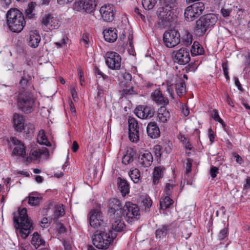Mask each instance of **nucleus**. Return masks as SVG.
I'll return each instance as SVG.
<instances>
[{
	"instance_id": "obj_19",
	"label": "nucleus",
	"mask_w": 250,
	"mask_h": 250,
	"mask_svg": "<svg viewBox=\"0 0 250 250\" xmlns=\"http://www.w3.org/2000/svg\"><path fill=\"white\" fill-rule=\"evenodd\" d=\"M139 161L140 164L144 167L150 166L153 162V157L151 153L146 150L141 152L139 157Z\"/></svg>"
},
{
	"instance_id": "obj_47",
	"label": "nucleus",
	"mask_w": 250,
	"mask_h": 250,
	"mask_svg": "<svg viewBox=\"0 0 250 250\" xmlns=\"http://www.w3.org/2000/svg\"><path fill=\"white\" fill-rule=\"evenodd\" d=\"M211 117L216 121H217L223 125L224 122L223 120L219 117L218 111L216 109H213L211 113Z\"/></svg>"
},
{
	"instance_id": "obj_53",
	"label": "nucleus",
	"mask_w": 250,
	"mask_h": 250,
	"mask_svg": "<svg viewBox=\"0 0 250 250\" xmlns=\"http://www.w3.org/2000/svg\"><path fill=\"white\" fill-rule=\"evenodd\" d=\"M192 160L188 158L187 160V162L186 163V170L187 173H188L191 171V168L192 167Z\"/></svg>"
},
{
	"instance_id": "obj_62",
	"label": "nucleus",
	"mask_w": 250,
	"mask_h": 250,
	"mask_svg": "<svg viewBox=\"0 0 250 250\" xmlns=\"http://www.w3.org/2000/svg\"><path fill=\"white\" fill-rule=\"evenodd\" d=\"M208 136L211 143H212L214 142V136L213 135V131L211 129H208Z\"/></svg>"
},
{
	"instance_id": "obj_49",
	"label": "nucleus",
	"mask_w": 250,
	"mask_h": 250,
	"mask_svg": "<svg viewBox=\"0 0 250 250\" xmlns=\"http://www.w3.org/2000/svg\"><path fill=\"white\" fill-rule=\"evenodd\" d=\"M228 229L227 228H224L221 229L219 233L218 237L220 240L224 239L228 235Z\"/></svg>"
},
{
	"instance_id": "obj_48",
	"label": "nucleus",
	"mask_w": 250,
	"mask_h": 250,
	"mask_svg": "<svg viewBox=\"0 0 250 250\" xmlns=\"http://www.w3.org/2000/svg\"><path fill=\"white\" fill-rule=\"evenodd\" d=\"M162 146L160 145H156L153 148L155 155L157 159H160L162 155Z\"/></svg>"
},
{
	"instance_id": "obj_58",
	"label": "nucleus",
	"mask_w": 250,
	"mask_h": 250,
	"mask_svg": "<svg viewBox=\"0 0 250 250\" xmlns=\"http://www.w3.org/2000/svg\"><path fill=\"white\" fill-rule=\"evenodd\" d=\"M133 90L132 87L129 88H125L123 90V94L124 95H129L133 94Z\"/></svg>"
},
{
	"instance_id": "obj_29",
	"label": "nucleus",
	"mask_w": 250,
	"mask_h": 250,
	"mask_svg": "<svg viewBox=\"0 0 250 250\" xmlns=\"http://www.w3.org/2000/svg\"><path fill=\"white\" fill-rule=\"evenodd\" d=\"M200 18L208 28L215 25L217 21V17L213 14H206Z\"/></svg>"
},
{
	"instance_id": "obj_42",
	"label": "nucleus",
	"mask_w": 250,
	"mask_h": 250,
	"mask_svg": "<svg viewBox=\"0 0 250 250\" xmlns=\"http://www.w3.org/2000/svg\"><path fill=\"white\" fill-rule=\"evenodd\" d=\"M28 203L31 206H37L39 205L42 200L41 197L34 196L30 195L28 197Z\"/></svg>"
},
{
	"instance_id": "obj_33",
	"label": "nucleus",
	"mask_w": 250,
	"mask_h": 250,
	"mask_svg": "<svg viewBox=\"0 0 250 250\" xmlns=\"http://www.w3.org/2000/svg\"><path fill=\"white\" fill-rule=\"evenodd\" d=\"M175 88L179 96L184 95L186 92V85L183 80L180 79L175 84Z\"/></svg>"
},
{
	"instance_id": "obj_64",
	"label": "nucleus",
	"mask_w": 250,
	"mask_h": 250,
	"mask_svg": "<svg viewBox=\"0 0 250 250\" xmlns=\"http://www.w3.org/2000/svg\"><path fill=\"white\" fill-rule=\"evenodd\" d=\"M79 148V145L76 141H74L72 145V149L74 152H76Z\"/></svg>"
},
{
	"instance_id": "obj_28",
	"label": "nucleus",
	"mask_w": 250,
	"mask_h": 250,
	"mask_svg": "<svg viewBox=\"0 0 250 250\" xmlns=\"http://www.w3.org/2000/svg\"><path fill=\"white\" fill-rule=\"evenodd\" d=\"M166 169L162 166L156 167L154 168L153 172V183L154 185H157L159 182V180L162 178Z\"/></svg>"
},
{
	"instance_id": "obj_15",
	"label": "nucleus",
	"mask_w": 250,
	"mask_h": 250,
	"mask_svg": "<svg viewBox=\"0 0 250 250\" xmlns=\"http://www.w3.org/2000/svg\"><path fill=\"white\" fill-rule=\"evenodd\" d=\"M100 12L104 21L111 22L113 21L115 14L111 5L105 4L102 6L100 9Z\"/></svg>"
},
{
	"instance_id": "obj_17",
	"label": "nucleus",
	"mask_w": 250,
	"mask_h": 250,
	"mask_svg": "<svg viewBox=\"0 0 250 250\" xmlns=\"http://www.w3.org/2000/svg\"><path fill=\"white\" fill-rule=\"evenodd\" d=\"M12 142L16 146L13 153L17 156L24 157L25 155V146L23 143L16 138L11 139Z\"/></svg>"
},
{
	"instance_id": "obj_39",
	"label": "nucleus",
	"mask_w": 250,
	"mask_h": 250,
	"mask_svg": "<svg viewBox=\"0 0 250 250\" xmlns=\"http://www.w3.org/2000/svg\"><path fill=\"white\" fill-rule=\"evenodd\" d=\"M38 142L42 145H45L47 146H50V143L48 141L43 130L41 129L39 131L37 137Z\"/></svg>"
},
{
	"instance_id": "obj_1",
	"label": "nucleus",
	"mask_w": 250,
	"mask_h": 250,
	"mask_svg": "<svg viewBox=\"0 0 250 250\" xmlns=\"http://www.w3.org/2000/svg\"><path fill=\"white\" fill-rule=\"evenodd\" d=\"M13 220L17 233L21 235L22 238H26L33 229L32 221L28 217L26 209L23 208L19 210L18 212L14 213Z\"/></svg>"
},
{
	"instance_id": "obj_44",
	"label": "nucleus",
	"mask_w": 250,
	"mask_h": 250,
	"mask_svg": "<svg viewBox=\"0 0 250 250\" xmlns=\"http://www.w3.org/2000/svg\"><path fill=\"white\" fill-rule=\"evenodd\" d=\"M36 5V2L33 1L28 4V8L26 10V15L29 18H33V14H32V12L34 10Z\"/></svg>"
},
{
	"instance_id": "obj_50",
	"label": "nucleus",
	"mask_w": 250,
	"mask_h": 250,
	"mask_svg": "<svg viewBox=\"0 0 250 250\" xmlns=\"http://www.w3.org/2000/svg\"><path fill=\"white\" fill-rule=\"evenodd\" d=\"M219 169L214 166H211L210 169L209 173L210 176L212 178H214L216 177L217 174L218 173Z\"/></svg>"
},
{
	"instance_id": "obj_52",
	"label": "nucleus",
	"mask_w": 250,
	"mask_h": 250,
	"mask_svg": "<svg viewBox=\"0 0 250 250\" xmlns=\"http://www.w3.org/2000/svg\"><path fill=\"white\" fill-rule=\"evenodd\" d=\"M174 187L173 185L167 183L166 185V187L164 190V192L166 195H170L171 193V190L173 189Z\"/></svg>"
},
{
	"instance_id": "obj_57",
	"label": "nucleus",
	"mask_w": 250,
	"mask_h": 250,
	"mask_svg": "<svg viewBox=\"0 0 250 250\" xmlns=\"http://www.w3.org/2000/svg\"><path fill=\"white\" fill-rule=\"evenodd\" d=\"M231 10L229 9H225L222 8L221 9V13L224 17H227L229 16Z\"/></svg>"
},
{
	"instance_id": "obj_35",
	"label": "nucleus",
	"mask_w": 250,
	"mask_h": 250,
	"mask_svg": "<svg viewBox=\"0 0 250 250\" xmlns=\"http://www.w3.org/2000/svg\"><path fill=\"white\" fill-rule=\"evenodd\" d=\"M169 226L168 225H163L155 231L156 237L157 238H163L165 237L169 229Z\"/></svg>"
},
{
	"instance_id": "obj_27",
	"label": "nucleus",
	"mask_w": 250,
	"mask_h": 250,
	"mask_svg": "<svg viewBox=\"0 0 250 250\" xmlns=\"http://www.w3.org/2000/svg\"><path fill=\"white\" fill-rule=\"evenodd\" d=\"M117 184L118 188L123 196H125L129 193V186L125 180L119 177L117 180Z\"/></svg>"
},
{
	"instance_id": "obj_7",
	"label": "nucleus",
	"mask_w": 250,
	"mask_h": 250,
	"mask_svg": "<svg viewBox=\"0 0 250 250\" xmlns=\"http://www.w3.org/2000/svg\"><path fill=\"white\" fill-rule=\"evenodd\" d=\"M105 63L112 70H119L121 67V57L120 55L112 51H108L104 55Z\"/></svg>"
},
{
	"instance_id": "obj_38",
	"label": "nucleus",
	"mask_w": 250,
	"mask_h": 250,
	"mask_svg": "<svg viewBox=\"0 0 250 250\" xmlns=\"http://www.w3.org/2000/svg\"><path fill=\"white\" fill-rule=\"evenodd\" d=\"M129 175L134 183H138L140 180V172L137 168H134L130 170Z\"/></svg>"
},
{
	"instance_id": "obj_21",
	"label": "nucleus",
	"mask_w": 250,
	"mask_h": 250,
	"mask_svg": "<svg viewBox=\"0 0 250 250\" xmlns=\"http://www.w3.org/2000/svg\"><path fill=\"white\" fill-rule=\"evenodd\" d=\"M111 223V228L115 231L120 232L123 230L125 225L124 222L122 220V215H118V217H109Z\"/></svg>"
},
{
	"instance_id": "obj_24",
	"label": "nucleus",
	"mask_w": 250,
	"mask_h": 250,
	"mask_svg": "<svg viewBox=\"0 0 250 250\" xmlns=\"http://www.w3.org/2000/svg\"><path fill=\"white\" fill-rule=\"evenodd\" d=\"M208 29L207 25L204 23L203 20L200 18L196 22L194 32L197 36L201 37L206 33Z\"/></svg>"
},
{
	"instance_id": "obj_60",
	"label": "nucleus",
	"mask_w": 250,
	"mask_h": 250,
	"mask_svg": "<svg viewBox=\"0 0 250 250\" xmlns=\"http://www.w3.org/2000/svg\"><path fill=\"white\" fill-rule=\"evenodd\" d=\"M81 42L83 43L85 47H88L89 40L86 35L83 36V39L81 40Z\"/></svg>"
},
{
	"instance_id": "obj_22",
	"label": "nucleus",
	"mask_w": 250,
	"mask_h": 250,
	"mask_svg": "<svg viewBox=\"0 0 250 250\" xmlns=\"http://www.w3.org/2000/svg\"><path fill=\"white\" fill-rule=\"evenodd\" d=\"M146 131L148 136L152 139L157 138L160 135L159 128L155 122H150L147 125Z\"/></svg>"
},
{
	"instance_id": "obj_9",
	"label": "nucleus",
	"mask_w": 250,
	"mask_h": 250,
	"mask_svg": "<svg viewBox=\"0 0 250 250\" xmlns=\"http://www.w3.org/2000/svg\"><path fill=\"white\" fill-rule=\"evenodd\" d=\"M128 123V137L130 141L137 143L140 138V126L137 121L134 118L129 117Z\"/></svg>"
},
{
	"instance_id": "obj_46",
	"label": "nucleus",
	"mask_w": 250,
	"mask_h": 250,
	"mask_svg": "<svg viewBox=\"0 0 250 250\" xmlns=\"http://www.w3.org/2000/svg\"><path fill=\"white\" fill-rule=\"evenodd\" d=\"M133 161V157L130 153H126L124 155L122 158V163L125 165H128Z\"/></svg>"
},
{
	"instance_id": "obj_20",
	"label": "nucleus",
	"mask_w": 250,
	"mask_h": 250,
	"mask_svg": "<svg viewBox=\"0 0 250 250\" xmlns=\"http://www.w3.org/2000/svg\"><path fill=\"white\" fill-rule=\"evenodd\" d=\"M151 97L157 104L164 105L168 104L167 98L164 96L160 89H156L151 93Z\"/></svg>"
},
{
	"instance_id": "obj_32",
	"label": "nucleus",
	"mask_w": 250,
	"mask_h": 250,
	"mask_svg": "<svg viewBox=\"0 0 250 250\" xmlns=\"http://www.w3.org/2000/svg\"><path fill=\"white\" fill-rule=\"evenodd\" d=\"M190 52L192 56H195L203 54L204 50L198 42H194L191 46Z\"/></svg>"
},
{
	"instance_id": "obj_13",
	"label": "nucleus",
	"mask_w": 250,
	"mask_h": 250,
	"mask_svg": "<svg viewBox=\"0 0 250 250\" xmlns=\"http://www.w3.org/2000/svg\"><path fill=\"white\" fill-rule=\"evenodd\" d=\"M42 24L50 30L57 29L60 25L59 20L52 14H46L42 18Z\"/></svg>"
},
{
	"instance_id": "obj_26",
	"label": "nucleus",
	"mask_w": 250,
	"mask_h": 250,
	"mask_svg": "<svg viewBox=\"0 0 250 250\" xmlns=\"http://www.w3.org/2000/svg\"><path fill=\"white\" fill-rule=\"evenodd\" d=\"M117 30L115 28H109L103 31L104 40L109 42H114L117 39Z\"/></svg>"
},
{
	"instance_id": "obj_6",
	"label": "nucleus",
	"mask_w": 250,
	"mask_h": 250,
	"mask_svg": "<svg viewBox=\"0 0 250 250\" xmlns=\"http://www.w3.org/2000/svg\"><path fill=\"white\" fill-rule=\"evenodd\" d=\"M163 41L167 47H174L180 42V33L176 30L167 31L163 35Z\"/></svg>"
},
{
	"instance_id": "obj_59",
	"label": "nucleus",
	"mask_w": 250,
	"mask_h": 250,
	"mask_svg": "<svg viewBox=\"0 0 250 250\" xmlns=\"http://www.w3.org/2000/svg\"><path fill=\"white\" fill-rule=\"evenodd\" d=\"M71 96L72 97L74 101H77L78 99V97L77 96V93L74 88H71Z\"/></svg>"
},
{
	"instance_id": "obj_36",
	"label": "nucleus",
	"mask_w": 250,
	"mask_h": 250,
	"mask_svg": "<svg viewBox=\"0 0 250 250\" xmlns=\"http://www.w3.org/2000/svg\"><path fill=\"white\" fill-rule=\"evenodd\" d=\"M32 77L25 71H23L21 75L19 84L22 88H25L27 83L31 80Z\"/></svg>"
},
{
	"instance_id": "obj_56",
	"label": "nucleus",
	"mask_w": 250,
	"mask_h": 250,
	"mask_svg": "<svg viewBox=\"0 0 250 250\" xmlns=\"http://www.w3.org/2000/svg\"><path fill=\"white\" fill-rule=\"evenodd\" d=\"M124 79L126 82H130L132 79V76L129 73L125 72L122 74Z\"/></svg>"
},
{
	"instance_id": "obj_8",
	"label": "nucleus",
	"mask_w": 250,
	"mask_h": 250,
	"mask_svg": "<svg viewBox=\"0 0 250 250\" xmlns=\"http://www.w3.org/2000/svg\"><path fill=\"white\" fill-rule=\"evenodd\" d=\"M89 220L90 226L94 229H99L107 228L104 225L102 213L99 209L92 210L89 213Z\"/></svg>"
},
{
	"instance_id": "obj_37",
	"label": "nucleus",
	"mask_w": 250,
	"mask_h": 250,
	"mask_svg": "<svg viewBox=\"0 0 250 250\" xmlns=\"http://www.w3.org/2000/svg\"><path fill=\"white\" fill-rule=\"evenodd\" d=\"M169 195H166L164 198L160 200V208L161 209H166L169 208L173 203V201L169 197Z\"/></svg>"
},
{
	"instance_id": "obj_30",
	"label": "nucleus",
	"mask_w": 250,
	"mask_h": 250,
	"mask_svg": "<svg viewBox=\"0 0 250 250\" xmlns=\"http://www.w3.org/2000/svg\"><path fill=\"white\" fill-rule=\"evenodd\" d=\"M47 154V150L45 147H42L41 148H36L31 150L30 153V157L31 159L37 160L42 155H46Z\"/></svg>"
},
{
	"instance_id": "obj_61",
	"label": "nucleus",
	"mask_w": 250,
	"mask_h": 250,
	"mask_svg": "<svg viewBox=\"0 0 250 250\" xmlns=\"http://www.w3.org/2000/svg\"><path fill=\"white\" fill-rule=\"evenodd\" d=\"M78 74L79 76V79L80 81V84L81 85H83V83L84 82V77L83 74L82 70L80 69H78Z\"/></svg>"
},
{
	"instance_id": "obj_11",
	"label": "nucleus",
	"mask_w": 250,
	"mask_h": 250,
	"mask_svg": "<svg viewBox=\"0 0 250 250\" xmlns=\"http://www.w3.org/2000/svg\"><path fill=\"white\" fill-rule=\"evenodd\" d=\"M122 214L128 219L137 218L140 215L139 208L136 204L126 202L123 208Z\"/></svg>"
},
{
	"instance_id": "obj_12",
	"label": "nucleus",
	"mask_w": 250,
	"mask_h": 250,
	"mask_svg": "<svg viewBox=\"0 0 250 250\" xmlns=\"http://www.w3.org/2000/svg\"><path fill=\"white\" fill-rule=\"evenodd\" d=\"M154 113V108L148 106L140 105L135 110V113L136 116L142 119L151 118L153 116Z\"/></svg>"
},
{
	"instance_id": "obj_16",
	"label": "nucleus",
	"mask_w": 250,
	"mask_h": 250,
	"mask_svg": "<svg viewBox=\"0 0 250 250\" xmlns=\"http://www.w3.org/2000/svg\"><path fill=\"white\" fill-rule=\"evenodd\" d=\"M165 6H162L158 8L157 11L158 17L162 20L169 21L170 20L171 9L173 5L172 4H165Z\"/></svg>"
},
{
	"instance_id": "obj_54",
	"label": "nucleus",
	"mask_w": 250,
	"mask_h": 250,
	"mask_svg": "<svg viewBox=\"0 0 250 250\" xmlns=\"http://www.w3.org/2000/svg\"><path fill=\"white\" fill-rule=\"evenodd\" d=\"M152 201L150 198H146L143 200V204L145 207V208H149L152 205Z\"/></svg>"
},
{
	"instance_id": "obj_45",
	"label": "nucleus",
	"mask_w": 250,
	"mask_h": 250,
	"mask_svg": "<svg viewBox=\"0 0 250 250\" xmlns=\"http://www.w3.org/2000/svg\"><path fill=\"white\" fill-rule=\"evenodd\" d=\"M184 44L186 46H188L191 44L192 42V36L188 32H187L186 35L182 38Z\"/></svg>"
},
{
	"instance_id": "obj_25",
	"label": "nucleus",
	"mask_w": 250,
	"mask_h": 250,
	"mask_svg": "<svg viewBox=\"0 0 250 250\" xmlns=\"http://www.w3.org/2000/svg\"><path fill=\"white\" fill-rule=\"evenodd\" d=\"M170 113L166 107L161 106L157 111V118L158 121L163 123L167 122L170 118Z\"/></svg>"
},
{
	"instance_id": "obj_14",
	"label": "nucleus",
	"mask_w": 250,
	"mask_h": 250,
	"mask_svg": "<svg viewBox=\"0 0 250 250\" xmlns=\"http://www.w3.org/2000/svg\"><path fill=\"white\" fill-rule=\"evenodd\" d=\"M123 209L120 202L117 199L113 198L109 201L108 214L109 217H117L122 215Z\"/></svg>"
},
{
	"instance_id": "obj_4",
	"label": "nucleus",
	"mask_w": 250,
	"mask_h": 250,
	"mask_svg": "<svg viewBox=\"0 0 250 250\" xmlns=\"http://www.w3.org/2000/svg\"><path fill=\"white\" fill-rule=\"evenodd\" d=\"M108 228L97 229L92 236L93 244L99 249H107L111 241L109 231L106 232Z\"/></svg>"
},
{
	"instance_id": "obj_10",
	"label": "nucleus",
	"mask_w": 250,
	"mask_h": 250,
	"mask_svg": "<svg viewBox=\"0 0 250 250\" xmlns=\"http://www.w3.org/2000/svg\"><path fill=\"white\" fill-rule=\"evenodd\" d=\"M174 62L180 65H185L190 60L189 53L188 49L182 47L172 52Z\"/></svg>"
},
{
	"instance_id": "obj_18",
	"label": "nucleus",
	"mask_w": 250,
	"mask_h": 250,
	"mask_svg": "<svg viewBox=\"0 0 250 250\" xmlns=\"http://www.w3.org/2000/svg\"><path fill=\"white\" fill-rule=\"evenodd\" d=\"M12 122L15 129L18 132H21L24 129V119L23 117L18 114L14 113Z\"/></svg>"
},
{
	"instance_id": "obj_23",
	"label": "nucleus",
	"mask_w": 250,
	"mask_h": 250,
	"mask_svg": "<svg viewBox=\"0 0 250 250\" xmlns=\"http://www.w3.org/2000/svg\"><path fill=\"white\" fill-rule=\"evenodd\" d=\"M27 40L30 46L34 48L37 47L41 42L39 33L36 30L31 31L29 32V37Z\"/></svg>"
},
{
	"instance_id": "obj_40",
	"label": "nucleus",
	"mask_w": 250,
	"mask_h": 250,
	"mask_svg": "<svg viewBox=\"0 0 250 250\" xmlns=\"http://www.w3.org/2000/svg\"><path fill=\"white\" fill-rule=\"evenodd\" d=\"M64 214V209L62 205H57L54 211V219L57 220L59 217L62 216Z\"/></svg>"
},
{
	"instance_id": "obj_51",
	"label": "nucleus",
	"mask_w": 250,
	"mask_h": 250,
	"mask_svg": "<svg viewBox=\"0 0 250 250\" xmlns=\"http://www.w3.org/2000/svg\"><path fill=\"white\" fill-rule=\"evenodd\" d=\"M94 73L96 75L99 76V77H102L104 80L108 78V76L104 75L98 67L94 68Z\"/></svg>"
},
{
	"instance_id": "obj_3",
	"label": "nucleus",
	"mask_w": 250,
	"mask_h": 250,
	"mask_svg": "<svg viewBox=\"0 0 250 250\" xmlns=\"http://www.w3.org/2000/svg\"><path fill=\"white\" fill-rule=\"evenodd\" d=\"M16 101L20 110L26 114L33 111L35 99L31 92L26 90L20 92L17 96Z\"/></svg>"
},
{
	"instance_id": "obj_43",
	"label": "nucleus",
	"mask_w": 250,
	"mask_h": 250,
	"mask_svg": "<svg viewBox=\"0 0 250 250\" xmlns=\"http://www.w3.org/2000/svg\"><path fill=\"white\" fill-rule=\"evenodd\" d=\"M23 130H24L25 133L28 135L29 137H31L33 135L34 132V125L31 123L26 124L24 125V129Z\"/></svg>"
},
{
	"instance_id": "obj_41",
	"label": "nucleus",
	"mask_w": 250,
	"mask_h": 250,
	"mask_svg": "<svg viewBox=\"0 0 250 250\" xmlns=\"http://www.w3.org/2000/svg\"><path fill=\"white\" fill-rule=\"evenodd\" d=\"M142 5L145 9H152L156 3V0H142Z\"/></svg>"
},
{
	"instance_id": "obj_5",
	"label": "nucleus",
	"mask_w": 250,
	"mask_h": 250,
	"mask_svg": "<svg viewBox=\"0 0 250 250\" xmlns=\"http://www.w3.org/2000/svg\"><path fill=\"white\" fill-rule=\"evenodd\" d=\"M205 10L204 3L201 2L194 3L188 6L184 13V16L187 21H193L195 18L201 15Z\"/></svg>"
},
{
	"instance_id": "obj_63",
	"label": "nucleus",
	"mask_w": 250,
	"mask_h": 250,
	"mask_svg": "<svg viewBox=\"0 0 250 250\" xmlns=\"http://www.w3.org/2000/svg\"><path fill=\"white\" fill-rule=\"evenodd\" d=\"M48 218L46 217H43L42 221H41V223L42 224L41 226L43 228H45L47 227L48 224Z\"/></svg>"
},
{
	"instance_id": "obj_34",
	"label": "nucleus",
	"mask_w": 250,
	"mask_h": 250,
	"mask_svg": "<svg viewBox=\"0 0 250 250\" xmlns=\"http://www.w3.org/2000/svg\"><path fill=\"white\" fill-rule=\"evenodd\" d=\"M31 243L35 249H37L40 246L44 245L45 242L41 238L37 232H34L31 240Z\"/></svg>"
},
{
	"instance_id": "obj_2",
	"label": "nucleus",
	"mask_w": 250,
	"mask_h": 250,
	"mask_svg": "<svg viewBox=\"0 0 250 250\" xmlns=\"http://www.w3.org/2000/svg\"><path fill=\"white\" fill-rule=\"evenodd\" d=\"M7 23L13 32H20L25 25V21L22 13L17 8H11L6 14Z\"/></svg>"
},
{
	"instance_id": "obj_55",
	"label": "nucleus",
	"mask_w": 250,
	"mask_h": 250,
	"mask_svg": "<svg viewBox=\"0 0 250 250\" xmlns=\"http://www.w3.org/2000/svg\"><path fill=\"white\" fill-rule=\"evenodd\" d=\"M97 90V97L99 98L103 97L105 91V88L103 87L102 86H98Z\"/></svg>"
},
{
	"instance_id": "obj_31",
	"label": "nucleus",
	"mask_w": 250,
	"mask_h": 250,
	"mask_svg": "<svg viewBox=\"0 0 250 250\" xmlns=\"http://www.w3.org/2000/svg\"><path fill=\"white\" fill-rule=\"evenodd\" d=\"M81 3L86 12L91 13L96 6V0H83Z\"/></svg>"
}]
</instances>
